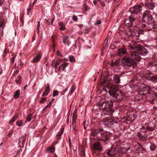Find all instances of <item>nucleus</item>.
Returning a JSON list of instances; mask_svg holds the SVG:
<instances>
[{
    "label": "nucleus",
    "instance_id": "1",
    "mask_svg": "<svg viewBox=\"0 0 157 157\" xmlns=\"http://www.w3.org/2000/svg\"><path fill=\"white\" fill-rule=\"evenodd\" d=\"M129 47L134 50L131 52V56L132 59L135 60L139 61L140 60L141 57L139 55V54L144 56L148 53L147 49L135 42H132L129 44Z\"/></svg>",
    "mask_w": 157,
    "mask_h": 157
},
{
    "label": "nucleus",
    "instance_id": "2",
    "mask_svg": "<svg viewBox=\"0 0 157 157\" xmlns=\"http://www.w3.org/2000/svg\"><path fill=\"white\" fill-rule=\"evenodd\" d=\"M99 108L104 110L101 113V117L103 118L106 115H111L114 112V110L111 108L113 106L111 101H105L98 104Z\"/></svg>",
    "mask_w": 157,
    "mask_h": 157
},
{
    "label": "nucleus",
    "instance_id": "3",
    "mask_svg": "<svg viewBox=\"0 0 157 157\" xmlns=\"http://www.w3.org/2000/svg\"><path fill=\"white\" fill-rule=\"evenodd\" d=\"M101 84L106 83V85L103 88L104 90L107 92L108 91L107 89L109 90V93L110 95L113 97L116 98L117 100L119 101L122 100L123 98V97L121 96V93H117L116 91L113 89V85L112 84L109 82H106L105 81H101Z\"/></svg>",
    "mask_w": 157,
    "mask_h": 157
},
{
    "label": "nucleus",
    "instance_id": "4",
    "mask_svg": "<svg viewBox=\"0 0 157 157\" xmlns=\"http://www.w3.org/2000/svg\"><path fill=\"white\" fill-rule=\"evenodd\" d=\"M103 131L102 129H94L92 131L91 133L93 135L96 136L98 139L105 141L109 139V133H103Z\"/></svg>",
    "mask_w": 157,
    "mask_h": 157
},
{
    "label": "nucleus",
    "instance_id": "5",
    "mask_svg": "<svg viewBox=\"0 0 157 157\" xmlns=\"http://www.w3.org/2000/svg\"><path fill=\"white\" fill-rule=\"evenodd\" d=\"M121 64L125 69H133L136 66V63L130 58L124 57L121 59Z\"/></svg>",
    "mask_w": 157,
    "mask_h": 157
},
{
    "label": "nucleus",
    "instance_id": "6",
    "mask_svg": "<svg viewBox=\"0 0 157 157\" xmlns=\"http://www.w3.org/2000/svg\"><path fill=\"white\" fill-rule=\"evenodd\" d=\"M152 19V17L150 12L148 11H145L143 13L142 17V20L143 21L147 23L149 25L151 24V26H152L151 22Z\"/></svg>",
    "mask_w": 157,
    "mask_h": 157
},
{
    "label": "nucleus",
    "instance_id": "7",
    "mask_svg": "<svg viewBox=\"0 0 157 157\" xmlns=\"http://www.w3.org/2000/svg\"><path fill=\"white\" fill-rule=\"evenodd\" d=\"M103 124L105 127H109L113 124L114 119L112 117L103 118Z\"/></svg>",
    "mask_w": 157,
    "mask_h": 157
},
{
    "label": "nucleus",
    "instance_id": "8",
    "mask_svg": "<svg viewBox=\"0 0 157 157\" xmlns=\"http://www.w3.org/2000/svg\"><path fill=\"white\" fill-rule=\"evenodd\" d=\"M142 10V8L140 6L136 5L131 8L130 9V12L134 14H139Z\"/></svg>",
    "mask_w": 157,
    "mask_h": 157
},
{
    "label": "nucleus",
    "instance_id": "9",
    "mask_svg": "<svg viewBox=\"0 0 157 157\" xmlns=\"http://www.w3.org/2000/svg\"><path fill=\"white\" fill-rule=\"evenodd\" d=\"M140 91L143 92V94L144 95H147L149 92L150 93V87L147 85L142 84L140 87Z\"/></svg>",
    "mask_w": 157,
    "mask_h": 157
},
{
    "label": "nucleus",
    "instance_id": "10",
    "mask_svg": "<svg viewBox=\"0 0 157 157\" xmlns=\"http://www.w3.org/2000/svg\"><path fill=\"white\" fill-rule=\"evenodd\" d=\"M136 18L133 16H130L128 19L125 21V25L127 26H130L133 25V22L136 20Z\"/></svg>",
    "mask_w": 157,
    "mask_h": 157
},
{
    "label": "nucleus",
    "instance_id": "11",
    "mask_svg": "<svg viewBox=\"0 0 157 157\" xmlns=\"http://www.w3.org/2000/svg\"><path fill=\"white\" fill-rule=\"evenodd\" d=\"M151 72L147 73L146 75V78L147 79L154 83L157 82V75L153 76L151 75Z\"/></svg>",
    "mask_w": 157,
    "mask_h": 157
},
{
    "label": "nucleus",
    "instance_id": "12",
    "mask_svg": "<svg viewBox=\"0 0 157 157\" xmlns=\"http://www.w3.org/2000/svg\"><path fill=\"white\" fill-rule=\"evenodd\" d=\"M146 96L148 99V100H151V101L157 98V96L155 93L151 91L150 93L149 92L147 94Z\"/></svg>",
    "mask_w": 157,
    "mask_h": 157
},
{
    "label": "nucleus",
    "instance_id": "13",
    "mask_svg": "<svg viewBox=\"0 0 157 157\" xmlns=\"http://www.w3.org/2000/svg\"><path fill=\"white\" fill-rule=\"evenodd\" d=\"M42 57L41 53H39L37 54L35 58L31 61L32 63H37L39 61Z\"/></svg>",
    "mask_w": 157,
    "mask_h": 157
},
{
    "label": "nucleus",
    "instance_id": "14",
    "mask_svg": "<svg viewBox=\"0 0 157 157\" xmlns=\"http://www.w3.org/2000/svg\"><path fill=\"white\" fill-rule=\"evenodd\" d=\"M134 147L135 149V151L136 152L142 151L144 150V148H143L141 145L138 143L134 145Z\"/></svg>",
    "mask_w": 157,
    "mask_h": 157
},
{
    "label": "nucleus",
    "instance_id": "15",
    "mask_svg": "<svg viewBox=\"0 0 157 157\" xmlns=\"http://www.w3.org/2000/svg\"><path fill=\"white\" fill-rule=\"evenodd\" d=\"M94 148L97 150L101 151V147L99 143L96 142L94 143L93 144Z\"/></svg>",
    "mask_w": 157,
    "mask_h": 157
},
{
    "label": "nucleus",
    "instance_id": "16",
    "mask_svg": "<svg viewBox=\"0 0 157 157\" xmlns=\"http://www.w3.org/2000/svg\"><path fill=\"white\" fill-rule=\"evenodd\" d=\"M113 79L116 83L118 84L120 82V77L118 75H115L113 77Z\"/></svg>",
    "mask_w": 157,
    "mask_h": 157
},
{
    "label": "nucleus",
    "instance_id": "17",
    "mask_svg": "<svg viewBox=\"0 0 157 157\" xmlns=\"http://www.w3.org/2000/svg\"><path fill=\"white\" fill-rule=\"evenodd\" d=\"M126 50L124 48L118 49V54L120 56H122L126 54Z\"/></svg>",
    "mask_w": 157,
    "mask_h": 157
},
{
    "label": "nucleus",
    "instance_id": "18",
    "mask_svg": "<svg viewBox=\"0 0 157 157\" xmlns=\"http://www.w3.org/2000/svg\"><path fill=\"white\" fill-rule=\"evenodd\" d=\"M63 42L64 44H67L68 46H69L70 44V42L68 39V36H63Z\"/></svg>",
    "mask_w": 157,
    "mask_h": 157
},
{
    "label": "nucleus",
    "instance_id": "19",
    "mask_svg": "<svg viewBox=\"0 0 157 157\" xmlns=\"http://www.w3.org/2000/svg\"><path fill=\"white\" fill-rule=\"evenodd\" d=\"M18 115L17 114H15L10 121V124L12 125L13 123L18 118Z\"/></svg>",
    "mask_w": 157,
    "mask_h": 157
},
{
    "label": "nucleus",
    "instance_id": "20",
    "mask_svg": "<svg viewBox=\"0 0 157 157\" xmlns=\"http://www.w3.org/2000/svg\"><path fill=\"white\" fill-rule=\"evenodd\" d=\"M137 136L139 137L140 140H144L146 138L145 136H143L140 132L137 133Z\"/></svg>",
    "mask_w": 157,
    "mask_h": 157
},
{
    "label": "nucleus",
    "instance_id": "21",
    "mask_svg": "<svg viewBox=\"0 0 157 157\" xmlns=\"http://www.w3.org/2000/svg\"><path fill=\"white\" fill-rule=\"evenodd\" d=\"M77 116L76 113L74 112L73 113L72 116V123L75 124L76 120L77 119Z\"/></svg>",
    "mask_w": 157,
    "mask_h": 157
},
{
    "label": "nucleus",
    "instance_id": "22",
    "mask_svg": "<svg viewBox=\"0 0 157 157\" xmlns=\"http://www.w3.org/2000/svg\"><path fill=\"white\" fill-rule=\"evenodd\" d=\"M47 151H48L52 153L53 152L55 151L54 147L53 146H51L48 147L47 149Z\"/></svg>",
    "mask_w": 157,
    "mask_h": 157
},
{
    "label": "nucleus",
    "instance_id": "23",
    "mask_svg": "<svg viewBox=\"0 0 157 157\" xmlns=\"http://www.w3.org/2000/svg\"><path fill=\"white\" fill-rule=\"evenodd\" d=\"M113 122V124L112 126H113V128H115L117 129L120 126L119 124L117 123V121L115 120H114Z\"/></svg>",
    "mask_w": 157,
    "mask_h": 157
},
{
    "label": "nucleus",
    "instance_id": "24",
    "mask_svg": "<svg viewBox=\"0 0 157 157\" xmlns=\"http://www.w3.org/2000/svg\"><path fill=\"white\" fill-rule=\"evenodd\" d=\"M147 6H148V8L151 10L153 9L155 7V5L152 3H148L147 4Z\"/></svg>",
    "mask_w": 157,
    "mask_h": 157
},
{
    "label": "nucleus",
    "instance_id": "25",
    "mask_svg": "<svg viewBox=\"0 0 157 157\" xmlns=\"http://www.w3.org/2000/svg\"><path fill=\"white\" fill-rule=\"evenodd\" d=\"M20 94V91L19 90H17L16 91L14 95V97L17 99L18 98Z\"/></svg>",
    "mask_w": 157,
    "mask_h": 157
},
{
    "label": "nucleus",
    "instance_id": "26",
    "mask_svg": "<svg viewBox=\"0 0 157 157\" xmlns=\"http://www.w3.org/2000/svg\"><path fill=\"white\" fill-rule=\"evenodd\" d=\"M32 116L31 114H29L27 116L26 120L25 121L26 123L27 121L29 122L32 119Z\"/></svg>",
    "mask_w": 157,
    "mask_h": 157
},
{
    "label": "nucleus",
    "instance_id": "27",
    "mask_svg": "<svg viewBox=\"0 0 157 157\" xmlns=\"http://www.w3.org/2000/svg\"><path fill=\"white\" fill-rule=\"evenodd\" d=\"M59 25L60 26L59 29L61 30H63L65 29V25L62 22H60L59 23Z\"/></svg>",
    "mask_w": 157,
    "mask_h": 157
},
{
    "label": "nucleus",
    "instance_id": "28",
    "mask_svg": "<svg viewBox=\"0 0 157 157\" xmlns=\"http://www.w3.org/2000/svg\"><path fill=\"white\" fill-rule=\"evenodd\" d=\"M49 92V90L48 89H46L43 94L42 95V97H44L45 96H47L48 95V93Z\"/></svg>",
    "mask_w": 157,
    "mask_h": 157
},
{
    "label": "nucleus",
    "instance_id": "29",
    "mask_svg": "<svg viewBox=\"0 0 157 157\" xmlns=\"http://www.w3.org/2000/svg\"><path fill=\"white\" fill-rule=\"evenodd\" d=\"M64 130V128H62L61 131L58 133L57 135V136H59V137L58 138V139H59L60 138V137L63 134Z\"/></svg>",
    "mask_w": 157,
    "mask_h": 157
},
{
    "label": "nucleus",
    "instance_id": "30",
    "mask_svg": "<svg viewBox=\"0 0 157 157\" xmlns=\"http://www.w3.org/2000/svg\"><path fill=\"white\" fill-rule=\"evenodd\" d=\"M67 64L68 63H65L63 64H62L59 66V68H62L63 70L64 71L67 66Z\"/></svg>",
    "mask_w": 157,
    "mask_h": 157
},
{
    "label": "nucleus",
    "instance_id": "31",
    "mask_svg": "<svg viewBox=\"0 0 157 157\" xmlns=\"http://www.w3.org/2000/svg\"><path fill=\"white\" fill-rule=\"evenodd\" d=\"M124 149V147L123 146H118L115 148V150L117 151H121Z\"/></svg>",
    "mask_w": 157,
    "mask_h": 157
},
{
    "label": "nucleus",
    "instance_id": "32",
    "mask_svg": "<svg viewBox=\"0 0 157 157\" xmlns=\"http://www.w3.org/2000/svg\"><path fill=\"white\" fill-rule=\"evenodd\" d=\"M145 128H146L147 130L148 131H152L154 130L153 128L146 125H145Z\"/></svg>",
    "mask_w": 157,
    "mask_h": 157
},
{
    "label": "nucleus",
    "instance_id": "33",
    "mask_svg": "<svg viewBox=\"0 0 157 157\" xmlns=\"http://www.w3.org/2000/svg\"><path fill=\"white\" fill-rule=\"evenodd\" d=\"M23 121L22 120H20L18 121H17L16 122V124L19 126H21L22 125Z\"/></svg>",
    "mask_w": 157,
    "mask_h": 157
},
{
    "label": "nucleus",
    "instance_id": "34",
    "mask_svg": "<svg viewBox=\"0 0 157 157\" xmlns=\"http://www.w3.org/2000/svg\"><path fill=\"white\" fill-rule=\"evenodd\" d=\"M156 148L155 145L154 144H151L150 145V149L151 151H154Z\"/></svg>",
    "mask_w": 157,
    "mask_h": 157
},
{
    "label": "nucleus",
    "instance_id": "35",
    "mask_svg": "<svg viewBox=\"0 0 157 157\" xmlns=\"http://www.w3.org/2000/svg\"><path fill=\"white\" fill-rule=\"evenodd\" d=\"M46 100V98L41 97L39 101V102L42 103H44Z\"/></svg>",
    "mask_w": 157,
    "mask_h": 157
},
{
    "label": "nucleus",
    "instance_id": "36",
    "mask_svg": "<svg viewBox=\"0 0 157 157\" xmlns=\"http://www.w3.org/2000/svg\"><path fill=\"white\" fill-rule=\"evenodd\" d=\"M59 92L57 90H54L53 91V97H55L58 95Z\"/></svg>",
    "mask_w": 157,
    "mask_h": 157
},
{
    "label": "nucleus",
    "instance_id": "37",
    "mask_svg": "<svg viewBox=\"0 0 157 157\" xmlns=\"http://www.w3.org/2000/svg\"><path fill=\"white\" fill-rule=\"evenodd\" d=\"M69 60L71 62H75V58L73 56H70L69 57Z\"/></svg>",
    "mask_w": 157,
    "mask_h": 157
},
{
    "label": "nucleus",
    "instance_id": "38",
    "mask_svg": "<svg viewBox=\"0 0 157 157\" xmlns=\"http://www.w3.org/2000/svg\"><path fill=\"white\" fill-rule=\"evenodd\" d=\"M107 154L108 155L111 156L114 155V154L113 153L112 151H109L107 152Z\"/></svg>",
    "mask_w": 157,
    "mask_h": 157
},
{
    "label": "nucleus",
    "instance_id": "39",
    "mask_svg": "<svg viewBox=\"0 0 157 157\" xmlns=\"http://www.w3.org/2000/svg\"><path fill=\"white\" fill-rule=\"evenodd\" d=\"M142 1L143 2V5L145 4L146 6H147V4L148 3L147 2V0H142Z\"/></svg>",
    "mask_w": 157,
    "mask_h": 157
},
{
    "label": "nucleus",
    "instance_id": "40",
    "mask_svg": "<svg viewBox=\"0 0 157 157\" xmlns=\"http://www.w3.org/2000/svg\"><path fill=\"white\" fill-rule=\"evenodd\" d=\"M148 67H151V66H154V63L153 62H150L148 63Z\"/></svg>",
    "mask_w": 157,
    "mask_h": 157
},
{
    "label": "nucleus",
    "instance_id": "41",
    "mask_svg": "<svg viewBox=\"0 0 157 157\" xmlns=\"http://www.w3.org/2000/svg\"><path fill=\"white\" fill-rule=\"evenodd\" d=\"M78 18L77 17L73 15L72 17V20L75 21H78Z\"/></svg>",
    "mask_w": 157,
    "mask_h": 157
},
{
    "label": "nucleus",
    "instance_id": "42",
    "mask_svg": "<svg viewBox=\"0 0 157 157\" xmlns=\"http://www.w3.org/2000/svg\"><path fill=\"white\" fill-rule=\"evenodd\" d=\"M61 60H58V61H57L56 62V65H55L56 67L57 66L60 64L61 63Z\"/></svg>",
    "mask_w": 157,
    "mask_h": 157
},
{
    "label": "nucleus",
    "instance_id": "43",
    "mask_svg": "<svg viewBox=\"0 0 157 157\" xmlns=\"http://www.w3.org/2000/svg\"><path fill=\"white\" fill-rule=\"evenodd\" d=\"M72 128L75 131H76V129L75 128V124L72 123Z\"/></svg>",
    "mask_w": 157,
    "mask_h": 157
},
{
    "label": "nucleus",
    "instance_id": "44",
    "mask_svg": "<svg viewBox=\"0 0 157 157\" xmlns=\"http://www.w3.org/2000/svg\"><path fill=\"white\" fill-rule=\"evenodd\" d=\"M67 89H66V90H63L62 91H61L60 93L61 95H64L65 93L67 91Z\"/></svg>",
    "mask_w": 157,
    "mask_h": 157
},
{
    "label": "nucleus",
    "instance_id": "45",
    "mask_svg": "<svg viewBox=\"0 0 157 157\" xmlns=\"http://www.w3.org/2000/svg\"><path fill=\"white\" fill-rule=\"evenodd\" d=\"M75 88L74 86H72L71 88V93H72L74 92V91L75 90Z\"/></svg>",
    "mask_w": 157,
    "mask_h": 157
},
{
    "label": "nucleus",
    "instance_id": "46",
    "mask_svg": "<svg viewBox=\"0 0 157 157\" xmlns=\"http://www.w3.org/2000/svg\"><path fill=\"white\" fill-rule=\"evenodd\" d=\"M31 8H29L27 9V11H28V13H27V14L28 15H29L30 14V11L31 10Z\"/></svg>",
    "mask_w": 157,
    "mask_h": 157
},
{
    "label": "nucleus",
    "instance_id": "47",
    "mask_svg": "<svg viewBox=\"0 0 157 157\" xmlns=\"http://www.w3.org/2000/svg\"><path fill=\"white\" fill-rule=\"evenodd\" d=\"M101 23V22L100 20H98L97 21V22L95 24V25H98L100 24Z\"/></svg>",
    "mask_w": 157,
    "mask_h": 157
},
{
    "label": "nucleus",
    "instance_id": "48",
    "mask_svg": "<svg viewBox=\"0 0 157 157\" xmlns=\"http://www.w3.org/2000/svg\"><path fill=\"white\" fill-rule=\"evenodd\" d=\"M11 60L12 63H13L15 60V57H13L11 59Z\"/></svg>",
    "mask_w": 157,
    "mask_h": 157
},
{
    "label": "nucleus",
    "instance_id": "49",
    "mask_svg": "<svg viewBox=\"0 0 157 157\" xmlns=\"http://www.w3.org/2000/svg\"><path fill=\"white\" fill-rule=\"evenodd\" d=\"M40 22L38 21V25H37V27L38 28V30H39V27H40Z\"/></svg>",
    "mask_w": 157,
    "mask_h": 157
},
{
    "label": "nucleus",
    "instance_id": "50",
    "mask_svg": "<svg viewBox=\"0 0 157 157\" xmlns=\"http://www.w3.org/2000/svg\"><path fill=\"white\" fill-rule=\"evenodd\" d=\"M157 66V59L154 62V66L156 67Z\"/></svg>",
    "mask_w": 157,
    "mask_h": 157
},
{
    "label": "nucleus",
    "instance_id": "51",
    "mask_svg": "<svg viewBox=\"0 0 157 157\" xmlns=\"http://www.w3.org/2000/svg\"><path fill=\"white\" fill-rule=\"evenodd\" d=\"M19 65H20L21 66L23 65V63L22 62H21L18 64Z\"/></svg>",
    "mask_w": 157,
    "mask_h": 157
},
{
    "label": "nucleus",
    "instance_id": "52",
    "mask_svg": "<svg viewBox=\"0 0 157 157\" xmlns=\"http://www.w3.org/2000/svg\"><path fill=\"white\" fill-rule=\"evenodd\" d=\"M4 52L5 53H6L7 52H8L9 51L7 50V49L6 48H5L4 50Z\"/></svg>",
    "mask_w": 157,
    "mask_h": 157
},
{
    "label": "nucleus",
    "instance_id": "53",
    "mask_svg": "<svg viewBox=\"0 0 157 157\" xmlns=\"http://www.w3.org/2000/svg\"><path fill=\"white\" fill-rule=\"evenodd\" d=\"M51 102H50L48 103V105L49 106V107H51Z\"/></svg>",
    "mask_w": 157,
    "mask_h": 157
},
{
    "label": "nucleus",
    "instance_id": "54",
    "mask_svg": "<svg viewBox=\"0 0 157 157\" xmlns=\"http://www.w3.org/2000/svg\"><path fill=\"white\" fill-rule=\"evenodd\" d=\"M49 87H50V85H49V84H47V87L48 88L47 89H48L49 90Z\"/></svg>",
    "mask_w": 157,
    "mask_h": 157
},
{
    "label": "nucleus",
    "instance_id": "55",
    "mask_svg": "<svg viewBox=\"0 0 157 157\" xmlns=\"http://www.w3.org/2000/svg\"><path fill=\"white\" fill-rule=\"evenodd\" d=\"M59 51H57L56 52V54L57 55H59Z\"/></svg>",
    "mask_w": 157,
    "mask_h": 157
},
{
    "label": "nucleus",
    "instance_id": "56",
    "mask_svg": "<svg viewBox=\"0 0 157 157\" xmlns=\"http://www.w3.org/2000/svg\"><path fill=\"white\" fill-rule=\"evenodd\" d=\"M4 25V23H2L1 24L0 26L1 27H2Z\"/></svg>",
    "mask_w": 157,
    "mask_h": 157
},
{
    "label": "nucleus",
    "instance_id": "57",
    "mask_svg": "<svg viewBox=\"0 0 157 157\" xmlns=\"http://www.w3.org/2000/svg\"><path fill=\"white\" fill-rule=\"evenodd\" d=\"M69 144H71V140L70 139H69Z\"/></svg>",
    "mask_w": 157,
    "mask_h": 157
},
{
    "label": "nucleus",
    "instance_id": "58",
    "mask_svg": "<svg viewBox=\"0 0 157 157\" xmlns=\"http://www.w3.org/2000/svg\"><path fill=\"white\" fill-rule=\"evenodd\" d=\"M54 19H52V24L53 23V21H54Z\"/></svg>",
    "mask_w": 157,
    "mask_h": 157
},
{
    "label": "nucleus",
    "instance_id": "59",
    "mask_svg": "<svg viewBox=\"0 0 157 157\" xmlns=\"http://www.w3.org/2000/svg\"><path fill=\"white\" fill-rule=\"evenodd\" d=\"M69 147L70 148H71V144H69Z\"/></svg>",
    "mask_w": 157,
    "mask_h": 157
},
{
    "label": "nucleus",
    "instance_id": "60",
    "mask_svg": "<svg viewBox=\"0 0 157 157\" xmlns=\"http://www.w3.org/2000/svg\"><path fill=\"white\" fill-rule=\"evenodd\" d=\"M25 140H23L22 143H25Z\"/></svg>",
    "mask_w": 157,
    "mask_h": 157
},
{
    "label": "nucleus",
    "instance_id": "61",
    "mask_svg": "<svg viewBox=\"0 0 157 157\" xmlns=\"http://www.w3.org/2000/svg\"><path fill=\"white\" fill-rule=\"evenodd\" d=\"M26 87H27V85H25V86H24V90H25V88Z\"/></svg>",
    "mask_w": 157,
    "mask_h": 157
},
{
    "label": "nucleus",
    "instance_id": "62",
    "mask_svg": "<svg viewBox=\"0 0 157 157\" xmlns=\"http://www.w3.org/2000/svg\"><path fill=\"white\" fill-rule=\"evenodd\" d=\"M47 109L45 107L44 109H43V110H45V109Z\"/></svg>",
    "mask_w": 157,
    "mask_h": 157
},
{
    "label": "nucleus",
    "instance_id": "63",
    "mask_svg": "<svg viewBox=\"0 0 157 157\" xmlns=\"http://www.w3.org/2000/svg\"><path fill=\"white\" fill-rule=\"evenodd\" d=\"M47 109L45 107L44 109H43V110H45V109Z\"/></svg>",
    "mask_w": 157,
    "mask_h": 157
},
{
    "label": "nucleus",
    "instance_id": "64",
    "mask_svg": "<svg viewBox=\"0 0 157 157\" xmlns=\"http://www.w3.org/2000/svg\"><path fill=\"white\" fill-rule=\"evenodd\" d=\"M47 109L45 107L44 109H43V110H45V109Z\"/></svg>",
    "mask_w": 157,
    "mask_h": 157
}]
</instances>
